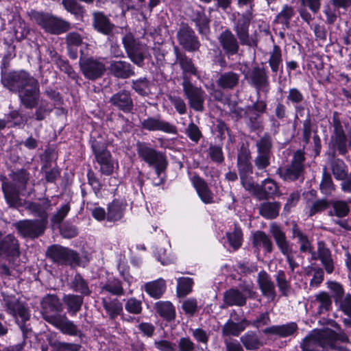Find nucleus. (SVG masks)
Here are the masks:
<instances>
[{
  "mask_svg": "<svg viewBox=\"0 0 351 351\" xmlns=\"http://www.w3.org/2000/svg\"><path fill=\"white\" fill-rule=\"evenodd\" d=\"M1 84L10 93L17 94L20 105L25 109H35L32 117L36 121L45 120L54 109L55 104L41 97L38 80L24 69L2 71Z\"/></svg>",
  "mask_w": 351,
  "mask_h": 351,
  "instance_id": "nucleus-1",
  "label": "nucleus"
},
{
  "mask_svg": "<svg viewBox=\"0 0 351 351\" xmlns=\"http://www.w3.org/2000/svg\"><path fill=\"white\" fill-rule=\"evenodd\" d=\"M239 7L249 5V8L243 13H237L232 15L233 31L238 37L241 45L250 47H256L258 42L250 36L249 27L254 18L253 8L254 0H237ZM267 5L274 3L276 0H265Z\"/></svg>",
  "mask_w": 351,
  "mask_h": 351,
  "instance_id": "nucleus-2",
  "label": "nucleus"
},
{
  "mask_svg": "<svg viewBox=\"0 0 351 351\" xmlns=\"http://www.w3.org/2000/svg\"><path fill=\"white\" fill-rule=\"evenodd\" d=\"M337 334L332 330L312 332L300 343L302 351H351L344 346H333Z\"/></svg>",
  "mask_w": 351,
  "mask_h": 351,
  "instance_id": "nucleus-3",
  "label": "nucleus"
},
{
  "mask_svg": "<svg viewBox=\"0 0 351 351\" xmlns=\"http://www.w3.org/2000/svg\"><path fill=\"white\" fill-rule=\"evenodd\" d=\"M3 302L6 311L14 317L24 338H27L32 332V328L27 322L30 318L29 308L14 295H3Z\"/></svg>",
  "mask_w": 351,
  "mask_h": 351,
  "instance_id": "nucleus-4",
  "label": "nucleus"
},
{
  "mask_svg": "<svg viewBox=\"0 0 351 351\" xmlns=\"http://www.w3.org/2000/svg\"><path fill=\"white\" fill-rule=\"evenodd\" d=\"M90 143L97 162L99 165L101 174L110 176L114 169V161L107 149V143L101 135L91 136Z\"/></svg>",
  "mask_w": 351,
  "mask_h": 351,
  "instance_id": "nucleus-5",
  "label": "nucleus"
},
{
  "mask_svg": "<svg viewBox=\"0 0 351 351\" xmlns=\"http://www.w3.org/2000/svg\"><path fill=\"white\" fill-rule=\"evenodd\" d=\"M306 158L302 150H297L293 153L291 162L284 167H280L276 170L281 179L286 182L300 181L304 180Z\"/></svg>",
  "mask_w": 351,
  "mask_h": 351,
  "instance_id": "nucleus-6",
  "label": "nucleus"
},
{
  "mask_svg": "<svg viewBox=\"0 0 351 351\" xmlns=\"http://www.w3.org/2000/svg\"><path fill=\"white\" fill-rule=\"evenodd\" d=\"M28 16L31 21L37 23L47 32L52 34H60L70 28L69 23L47 13L32 10L28 12Z\"/></svg>",
  "mask_w": 351,
  "mask_h": 351,
  "instance_id": "nucleus-7",
  "label": "nucleus"
},
{
  "mask_svg": "<svg viewBox=\"0 0 351 351\" xmlns=\"http://www.w3.org/2000/svg\"><path fill=\"white\" fill-rule=\"evenodd\" d=\"M79 66L84 77L90 81L101 78L106 72V65L101 58L88 56L84 49H80Z\"/></svg>",
  "mask_w": 351,
  "mask_h": 351,
  "instance_id": "nucleus-8",
  "label": "nucleus"
},
{
  "mask_svg": "<svg viewBox=\"0 0 351 351\" xmlns=\"http://www.w3.org/2000/svg\"><path fill=\"white\" fill-rule=\"evenodd\" d=\"M267 106L266 101L260 99H257L252 105L246 106L243 122L250 132L262 131L263 130L262 114L266 112Z\"/></svg>",
  "mask_w": 351,
  "mask_h": 351,
  "instance_id": "nucleus-9",
  "label": "nucleus"
},
{
  "mask_svg": "<svg viewBox=\"0 0 351 351\" xmlns=\"http://www.w3.org/2000/svg\"><path fill=\"white\" fill-rule=\"evenodd\" d=\"M122 44L128 58L136 65L142 67L145 59L146 46L129 32L122 38Z\"/></svg>",
  "mask_w": 351,
  "mask_h": 351,
  "instance_id": "nucleus-10",
  "label": "nucleus"
},
{
  "mask_svg": "<svg viewBox=\"0 0 351 351\" xmlns=\"http://www.w3.org/2000/svg\"><path fill=\"white\" fill-rule=\"evenodd\" d=\"M46 256L53 263L61 265L79 266L81 258L78 253L73 250L59 245H52L48 247Z\"/></svg>",
  "mask_w": 351,
  "mask_h": 351,
  "instance_id": "nucleus-11",
  "label": "nucleus"
},
{
  "mask_svg": "<svg viewBox=\"0 0 351 351\" xmlns=\"http://www.w3.org/2000/svg\"><path fill=\"white\" fill-rule=\"evenodd\" d=\"M136 151L139 158L147 163L149 166L154 167L155 171L159 172L161 170L166 169L167 166L166 157L151 147L149 144L145 142H138Z\"/></svg>",
  "mask_w": 351,
  "mask_h": 351,
  "instance_id": "nucleus-12",
  "label": "nucleus"
},
{
  "mask_svg": "<svg viewBox=\"0 0 351 351\" xmlns=\"http://www.w3.org/2000/svg\"><path fill=\"white\" fill-rule=\"evenodd\" d=\"M254 165L258 170H265L271 164L273 140L270 134L265 133L256 142Z\"/></svg>",
  "mask_w": 351,
  "mask_h": 351,
  "instance_id": "nucleus-13",
  "label": "nucleus"
},
{
  "mask_svg": "<svg viewBox=\"0 0 351 351\" xmlns=\"http://www.w3.org/2000/svg\"><path fill=\"white\" fill-rule=\"evenodd\" d=\"M245 78L249 85L253 87L258 95L261 92L267 95L270 90L268 71L263 66H255L245 74Z\"/></svg>",
  "mask_w": 351,
  "mask_h": 351,
  "instance_id": "nucleus-14",
  "label": "nucleus"
},
{
  "mask_svg": "<svg viewBox=\"0 0 351 351\" xmlns=\"http://www.w3.org/2000/svg\"><path fill=\"white\" fill-rule=\"evenodd\" d=\"M182 86L189 106L195 111L202 112L206 93L201 87L193 84L187 75L182 77Z\"/></svg>",
  "mask_w": 351,
  "mask_h": 351,
  "instance_id": "nucleus-15",
  "label": "nucleus"
},
{
  "mask_svg": "<svg viewBox=\"0 0 351 351\" xmlns=\"http://www.w3.org/2000/svg\"><path fill=\"white\" fill-rule=\"evenodd\" d=\"M179 45L188 52L199 51L201 43L195 31L187 23H181L176 33Z\"/></svg>",
  "mask_w": 351,
  "mask_h": 351,
  "instance_id": "nucleus-16",
  "label": "nucleus"
},
{
  "mask_svg": "<svg viewBox=\"0 0 351 351\" xmlns=\"http://www.w3.org/2000/svg\"><path fill=\"white\" fill-rule=\"evenodd\" d=\"M41 314L43 318L48 323L51 324L59 316L62 311V303L55 294H47L40 301Z\"/></svg>",
  "mask_w": 351,
  "mask_h": 351,
  "instance_id": "nucleus-17",
  "label": "nucleus"
},
{
  "mask_svg": "<svg viewBox=\"0 0 351 351\" xmlns=\"http://www.w3.org/2000/svg\"><path fill=\"white\" fill-rule=\"evenodd\" d=\"M244 291L247 293L245 295L241 291L237 288H230L223 293V304L226 306H243L247 303V299H255L257 296V292L254 291L253 289L249 286H245Z\"/></svg>",
  "mask_w": 351,
  "mask_h": 351,
  "instance_id": "nucleus-18",
  "label": "nucleus"
},
{
  "mask_svg": "<svg viewBox=\"0 0 351 351\" xmlns=\"http://www.w3.org/2000/svg\"><path fill=\"white\" fill-rule=\"evenodd\" d=\"M19 234L23 238L36 239L43 235L47 228L42 221L36 219L21 220L14 224Z\"/></svg>",
  "mask_w": 351,
  "mask_h": 351,
  "instance_id": "nucleus-19",
  "label": "nucleus"
},
{
  "mask_svg": "<svg viewBox=\"0 0 351 351\" xmlns=\"http://www.w3.org/2000/svg\"><path fill=\"white\" fill-rule=\"evenodd\" d=\"M218 41L224 54L228 58L238 54L241 43L237 35L229 29H226L219 34Z\"/></svg>",
  "mask_w": 351,
  "mask_h": 351,
  "instance_id": "nucleus-20",
  "label": "nucleus"
},
{
  "mask_svg": "<svg viewBox=\"0 0 351 351\" xmlns=\"http://www.w3.org/2000/svg\"><path fill=\"white\" fill-rule=\"evenodd\" d=\"M109 102L113 108L125 114L132 112L134 109L132 95L127 90H121L113 94Z\"/></svg>",
  "mask_w": 351,
  "mask_h": 351,
  "instance_id": "nucleus-21",
  "label": "nucleus"
},
{
  "mask_svg": "<svg viewBox=\"0 0 351 351\" xmlns=\"http://www.w3.org/2000/svg\"><path fill=\"white\" fill-rule=\"evenodd\" d=\"M141 128L148 131H161L168 134H176V125L165 121L158 117H149L141 121Z\"/></svg>",
  "mask_w": 351,
  "mask_h": 351,
  "instance_id": "nucleus-22",
  "label": "nucleus"
},
{
  "mask_svg": "<svg viewBox=\"0 0 351 351\" xmlns=\"http://www.w3.org/2000/svg\"><path fill=\"white\" fill-rule=\"evenodd\" d=\"M20 254V244L14 234H8L0 240V256L15 259Z\"/></svg>",
  "mask_w": 351,
  "mask_h": 351,
  "instance_id": "nucleus-23",
  "label": "nucleus"
},
{
  "mask_svg": "<svg viewBox=\"0 0 351 351\" xmlns=\"http://www.w3.org/2000/svg\"><path fill=\"white\" fill-rule=\"evenodd\" d=\"M92 26L95 31L106 36L112 34L114 27L109 17L101 11L93 12Z\"/></svg>",
  "mask_w": 351,
  "mask_h": 351,
  "instance_id": "nucleus-24",
  "label": "nucleus"
},
{
  "mask_svg": "<svg viewBox=\"0 0 351 351\" xmlns=\"http://www.w3.org/2000/svg\"><path fill=\"white\" fill-rule=\"evenodd\" d=\"M175 62L173 64H179L182 71V77L188 74L197 76L198 71L193 64L192 58H189L184 51H182L178 46L173 47Z\"/></svg>",
  "mask_w": 351,
  "mask_h": 351,
  "instance_id": "nucleus-25",
  "label": "nucleus"
},
{
  "mask_svg": "<svg viewBox=\"0 0 351 351\" xmlns=\"http://www.w3.org/2000/svg\"><path fill=\"white\" fill-rule=\"evenodd\" d=\"M250 158V149L242 145L237 154V169L241 180H243V178H248L253 173V166Z\"/></svg>",
  "mask_w": 351,
  "mask_h": 351,
  "instance_id": "nucleus-26",
  "label": "nucleus"
},
{
  "mask_svg": "<svg viewBox=\"0 0 351 351\" xmlns=\"http://www.w3.org/2000/svg\"><path fill=\"white\" fill-rule=\"evenodd\" d=\"M109 71L114 77L121 80L128 79L135 75L134 66L125 60H111Z\"/></svg>",
  "mask_w": 351,
  "mask_h": 351,
  "instance_id": "nucleus-27",
  "label": "nucleus"
},
{
  "mask_svg": "<svg viewBox=\"0 0 351 351\" xmlns=\"http://www.w3.org/2000/svg\"><path fill=\"white\" fill-rule=\"evenodd\" d=\"M65 43L68 56L71 60H76L78 58V47L82 45L81 49H84L85 51L89 46L88 44L83 43L82 36L76 32H71L66 35Z\"/></svg>",
  "mask_w": 351,
  "mask_h": 351,
  "instance_id": "nucleus-28",
  "label": "nucleus"
},
{
  "mask_svg": "<svg viewBox=\"0 0 351 351\" xmlns=\"http://www.w3.org/2000/svg\"><path fill=\"white\" fill-rule=\"evenodd\" d=\"M298 330V324L294 322H291L285 324L273 325L267 327L263 330V332L265 335H273L279 338H286L294 335Z\"/></svg>",
  "mask_w": 351,
  "mask_h": 351,
  "instance_id": "nucleus-29",
  "label": "nucleus"
},
{
  "mask_svg": "<svg viewBox=\"0 0 351 351\" xmlns=\"http://www.w3.org/2000/svg\"><path fill=\"white\" fill-rule=\"evenodd\" d=\"M257 282L262 295L269 301H274L276 297V291L270 276L265 271H261L258 274Z\"/></svg>",
  "mask_w": 351,
  "mask_h": 351,
  "instance_id": "nucleus-30",
  "label": "nucleus"
},
{
  "mask_svg": "<svg viewBox=\"0 0 351 351\" xmlns=\"http://www.w3.org/2000/svg\"><path fill=\"white\" fill-rule=\"evenodd\" d=\"M51 201L47 197L40 199L39 202H30L27 204V208L32 215L38 217L37 221H42L44 224L48 223V210L51 208Z\"/></svg>",
  "mask_w": 351,
  "mask_h": 351,
  "instance_id": "nucleus-31",
  "label": "nucleus"
},
{
  "mask_svg": "<svg viewBox=\"0 0 351 351\" xmlns=\"http://www.w3.org/2000/svg\"><path fill=\"white\" fill-rule=\"evenodd\" d=\"M240 78V74L237 72L232 71L221 72L216 80V84L223 90H232L239 86Z\"/></svg>",
  "mask_w": 351,
  "mask_h": 351,
  "instance_id": "nucleus-32",
  "label": "nucleus"
},
{
  "mask_svg": "<svg viewBox=\"0 0 351 351\" xmlns=\"http://www.w3.org/2000/svg\"><path fill=\"white\" fill-rule=\"evenodd\" d=\"M258 192V199L267 200L274 197L279 193V187L276 182L271 179L266 178L259 184V186H256Z\"/></svg>",
  "mask_w": 351,
  "mask_h": 351,
  "instance_id": "nucleus-33",
  "label": "nucleus"
},
{
  "mask_svg": "<svg viewBox=\"0 0 351 351\" xmlns=\"http://www.w3.org/2000/svg\"><path fill=\"white\" fill-rule=\"evenodd\" d=\"M269 231L282 254H287L289 252H292L285 232L277 223H271L269 226Z\"/></svg>",
  "mask_w": 351,
  "mask_h": 351,
  "instance_id": "nucleus-34",
  "label": "nucleus"
},
{
  "mask_svg": "<svg viewBox=\"0 0 351 351\" xmlns=\"http://www.w3.org/2000/svg\"><path fill=\"white\" fill-rule=\"evenodd\" d=\"M193 184L201 200L206 204L214 203V195L204 179L198 176L193 178Z\"/></svg>",
  "mask_w": 351,
  "mask_h": 351,
  "instance_id": "nucleus-35",
  "label": "nucleus"
},
{
  "mask_svg": "<svg viewBox=\"0 0 351 351\" xmlns=\"http://www.w3.org/2000/svg\"><path fill=\"white\" fill-rule=\"evenodd\" d=\"M291 238L297 239L300 244V252L302 253L312 252V244L308 236L303 232L296 222L291 223Z\"/></svg>",
  "mask_w": 351,
  "mask_h": 351,
  "instance_id": "nucleus-36",
  "label": "nucleus"
},
{
  "mask_svg": "<svg viewBox=\"0 0 351 351\" xmlns=\"http://www.w3.org/2000/svg\"><path fill=\"white\" fill-rule=\"evenodd\" d=\"M317 258L321 261L326 273L332 274L335 269L331 252L323 241L317 242Z\"/></svg>",
  "mask_w": 351,
  "mask_h": 351,
  "instance_id": "nucleus-37",
  "label": "nucleus"
},
{
  "mask_svg": "<svg viewBox=\"0 0 351 351\" xmlns=\"http://www.w3.org/2000/svg\"><path fill=\"white\" fill-rule=\"evenodd\" d=\"M250 324V321L245 318L241 319L239 322H235L233 319H229L222 327V335L238 337Z\"/></svg>",
  "mask_w": 351,
  "mask_h": 351,
  "instance_id": "nucleus-38",
  "label": "nucleus"
},
{
  "mask_svg": "<svg viewBox=\"0 0 351 351\" xmlns=\"http://www.w3.org/2000/svg\"><path fill=\"white\" fill-rule=\"evenodd\" d=\"M2 191L6 202L10 207L16 208L20 205V193L23 191L16 184L9 182L3 183Z\"/></svg>",
  "mask_w": 351,
  "mask_h": 351,
  "instance_id": "nucleus-39",
  "label": "nucleus"
},
{
  "mask_svg": "<svg viewBox=\"0 0 351 351\" xmlns=\"http://www.w3.org/2000/svg\"><path fill=\"white\" fill-rule=\"evenodd\" d=\"M282 61L281 49L278 45H274L272 51L269 52L268 59V64L274 76H276L278 72H280V75L282 74Z\"/></svg>",
  "mask_w": 351,
  "mask_h": 351,
  "instance_id": "nucleus-40",
  "label": "nucleus"
},
{
  "mask_svg": "<svg viewBox=\"0 0 351 351\" xmlns=\"http://www.w3.org/2000/svg\"><path fill=\"white\" fill-rule=\"evenodd\" d=\"M51 324L59 329L63 334L77 336L80 332L73 322L69 320L64 315L59 316Z\"/></svg>",
  "mask_w": 351,
  "mask_h": 351,
  "instance_id": "nucleus-41",
  "label": "nucleus"
},
{
  "mask_svg": "<svg viewBox=\"0 0 351 351\" xmlns=\"http://www.w3.org/2000/svg\"><path fill=\"white\" fill-rule=\"evenodd\" d=\"M311 304L317 307V314H324L332 308V298L328 293L321 291L315 295V299L311 301Z\"/></svg>",
  "mask_w": 351,
  "mask_h": 351,
  "instance_id": "nucleus-42",
  "label": "nucleus"
},
{
  "mask_svg": "<svg viewBox=\"0 0 351 351\" xmlns=\"http://www.w3.org/2000/svg\"><path fill=\"white\" fill-rule=\"evenodd\" d=\"M102 306L110 319H114L123 312V304L117 298H101Z\"/></svg>",
  "mask_w": 351,
  "mask_h": 351,
  "instance_id": "nucleus-43",
  "label": "nucleus"
},
{
  "mask_svg": "<svg viewBox=\"0 0 351 351\" xmlns=\"http://www.w3.org/2000/svg\"><path fill=\"white\" fill-rule=\"evenodd\" d=\"M328 160L332 174L336 180H343L347 178L349 174L348 167L343 160L337 158L334 154L332 156H328Z\"/></svg>",
  "mask_w": 351,
  "mask_h": 351,
  "instance_id": "nucleus-44",
  "label": "nucleus"
},
{
  "mask_svg": "<svg viewBox=\"0 0 351 351\" xmlns=\"http://www.w3.org/2000/svg\"><path fill=\"white\" fill-rule=\"evenodd\" d=\"M62 301L66 306L68 313L73 316L81 310L84 303V297L75 294H66L63 296Z\"/></svg>",
  "mask_w": 351,
  "mask_h": 351,
  "instance_id": "nucleus-45",
  "label": "nucleus"
},
{
  "mask_svg": "<svg viewBox=\"0 0 351 351\" xmlns=\"http://www.w3.org/2000/svg\"><path fill=\"white\" fill-rule=\"evenodd\" d=\"M107 221L116 222L124 216L125 205L119 199H114L108 205Z\"/></svg>",
  "mask_w": 351,
  "mask_h": 351,
  "instance_id": "nucleus-46",
  "label": "nucleus"
},
{
  "mask_svg": "<svg viewBox=\"0 0 351 351\" xmlns=\"http://www.w3.org/2000/svg\"><path fill=\"white\" fill-rule=\"evenodd\" d=\"M43 128L42 123L38 124L34 129V132L31 133L24 140L18 143V145L23 146L29 151L36 150L40 143V130Z\"/></svg>",
  "mask_w": 351,
  "mask_h": 351,
  "instance_id": "nucleus-47",
  "label": "nucleus"
},
{
  "mask_svg": "<svg viewBox=\"0 0 351 351\" xmlns=\"http://www.w3.org/2000/svg\"><path fill=\"white\" fill-rule=\"evenodd\" d=\"M329 145L331 152H328V156L333 154L337 156V153L345 156L348 152V136L331 137Z\"/></svg>",
  "mask_w": 351,
  "mask_h": 351,
  "instance_id": "nucleus-48",
  "label": "nucleus"
},
{
  "mask_svg": "<svg viewBox=\"0 0 351 351\" xmlns=\"http://www.w3.org/2000/svg\"><path fill=\"white\" fill-rule=\"evenodd\" d=\"M281 207L279 202H265L258 207L259 214L266 219H276Z\"/></svg>",
  "mask_w": 351,
  "mask_h": 351,
  "instance_id": "nucleus-49",
  "label": "nucleus"
},
{
  "mask_svg": "<svg viewBox=\"0 0 351 351\" xmlns=\"http://www.w3.org/2000/svg\"><path fill=\"white\" fill-rule=\"evenodd\" d=\"M32 116L30 115L29 119H32ZM33 119L36 121L34 117ZM5 121H7V124L10 123L12 128L23 129L27 124L28 117L22 114L19 110L15 109L6 114Z\"/></svg>",
  "mask_w": 351,
  "mask_h": 351,
  "instance_id": "nucleus-50",
  "label": "nucleus"
},
{
  "mask_svg": "<svg viewBox=\"0 0 351 351\" xmlns=\"http://www.w3.org/2000/svg\"><path fill=\"white\" fill-rule=\"evenodd\" d=\"M145 291L150 297L159 299L166 291V282L162 278L147 282L145 285Z\"/></svg>",
  "mask_w": 351,
  "mask_h": 351,
  "instance_id": "nucleus-51",
  "label": "nucleus"
},
{
  "mask_svg": "<svg viewBox=\"0 0 351 351\" xmlns=\"http://www.w3.org/2000/svg\"><path fill=\"white\" fill-rule=\"evenodd\" d=\"M101 293L107 292L113 295L121 296L125 293L121 281L115 278H110L105 283L100 284Z\"/></svg>",
  "mask_w": 351,
  "mask_h": 351,
  "instance_id": "nucleus-52",
  "label": "nucleus"
},
{
  "mask_svg": "<svg viewBox=\"0 0 351 351\" xmlns=\"http://www.w3.org/2000/svg\"><path fill=\"white\" fill-rule=\"evenodd\" d=\"M191 21L195 23L199 34L206 36L210 32V21L203 11L194 12L191 16Z\"/></svg>",
  "mask_w": 351,
  "mask_h": 351,
  "instance_id": "nucleus-53",
  "label": "nucleus"
},
{
  "mask_svg": "<svg viewBox=\"0 0 351 351\" xmlns=\"http://www.w3.org/2000/svg\"><path fill=\"white\" fill-rule=\"evenodd\" d=\"M155 308L158 315L167 321H172L176 318V309L169 301H159L155 304Z\"/></svg>",
  "mask_w": 351,
  "mask_h": 351,
  "instance_id": "nucleus-54",
  "label": "nucleus"
},
{
  "mask_svg": "<svg viewBox=\"0 0 351 351\" xmlns=\"http://www.w3.org/2000/svg\"><path fill=\"white\" fill-rule=\"evenodd\" d=\"M295 15L294 8L289 4H285L280 12L276 16L274 22L281 24L284 28H290V22Z\"/></svg>",
  "mask_w": 351,
  "mask_h": 351,
  "instance_id": "nucleus-55",
  "label": "nucleus"
},
{
  "mask_svg": "<svg viewBox=\"0 0 351 351\" xmlns=\"http://www.w3.org/2000/svg\"><path fill=\"white\" fill-rule=\"evenodd\" d=\"M243 346L247 350H257L263 343L254 331H247L240 338Z\"/></svg>",
  "mask_w": 351,
  "mask_h": 351,
  "instance_id": "nucleus-56",
  "label": "nucleus"
},
{
  "mask_svg": "<svg viewBox=\"0 0 351 351\" xmlns=\"http://www.w3.org/2000/svg\"><path fill=\"white\" fill-rule=\"evenodd\" d=\"M70 287L73 291L80 293V295L83 297L90 295L92 292L87 280L79 273H77L71 280Z\"/></svg>",
  "mask_w": 351,
  "mask_h": 351,
  "instance_id": "nucleus-57",
  "label": "nucleus"
},
{
  "mask_svg": "<svg viewBox=\"0 0 351 351\" xmlns=\"http://www.w3.org/2000/svg\"><path fill=\"white\" fill-rule=\"evenodd\" d=\"M131 87L138 95L146 97L151 93V82L145 77L133 80Z\"/></svg>",
  "mask_w": 351,
  "mask_h": 351,
  "instance_id": "nucleus-58",
  "label": "nucleus"
},
{
  "mask_svg": "<svg viewBox=\"0 0 351 351\" xmlns=\"http://www.w3.org/2000/svg\"><path fill=\"white\" fill-rule=\"evenodd\" d=\"M275 280L281 295L285 297H288L291 293V282L287 278L285 271H277L275 275Z\"/></svg>",
  "mask_w": 351,
  "mask_h": 351,
  "instance_id": "nucleus-59",
  "label": "nucleus"
},
{
  "mask_svg": "<svg viewBox=\"0 0 351 351\" xmlns=\"http://www.w3.org/2000/svg\"><path fill=\"white\" fill-rule=\"evenodd\" d=\"M252 243L256 247L262 245L267 253H271L273 250L272 241L263 231L258 230L254 234Z\"/></svg>",
  "mask_w": 351,
  "mask_h": 351,
  "instance_id": "nucleus-60",
  "label": "nucleus"
},
{
  "mask_svg": "<svg viewBox=\"0 0 351 351\" xmlns=\"http://www.w3.org/2000/svg\"><path fill=\"white\" fill-rule=\"evenodd\" d=\"M176 351H195L196 348L204 351V348L195 343L188 336L182 337L176 341Z\"/></svg>",
  "mask_w": 351,
  "mask_h": 351,
  "instance_id": "nucleus-61",
  "label": "nucleus"
},
{
  "mask_svg": "<svg viewBox=\"0 0 351 351\" xmlns=\"http://www.w3.org/2000/svg\"><path fill=\"white\" fill-rule=\"evenodd\" d=\"M350 212V207L348 204L341 200L333 201L332 208L328 212L330 216H337L339 218L346 217Z\"/></svg>",
  "mask_w": 351,
  "mask_h": 351,
  "instance_id": "nucleus-62",
  "label": "nucleus"
},
{
  "mask_svg": "<svg viewBox=\"0 0 351 351\" xmlns=\"http://www.w3.org/2000/svg\"><path fill=\"white\" fill-rule=\"evenodd\" d=\"M319 189L321 192L326 195H331L335 189L332 177L327 171L326 167L323 169L322 179L319 184Z\"/></svg>",
  "mask_w": 351,
  "mask_h": 351,
  "instance_id": "nucleus-63",
  "label": "nucleus"
},
{
  "mask_svg": "<svg viewBox=\"0 0 351 351\" xmlns=\"http://www.w3.org/2000/svg\"><path fill=\"white\" fill-rule=\"evenodd\" d=\"M41 171L44 173L45 179L47 183H55L60 176V171L58 167H51L50 162H45L41 167Z\"/></svg>",
  "mask_w": 351,
  "mask_h": 351,
  "instance_id": "nucleus-64",
  "label": "nucleus"
}]
</instances>
